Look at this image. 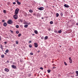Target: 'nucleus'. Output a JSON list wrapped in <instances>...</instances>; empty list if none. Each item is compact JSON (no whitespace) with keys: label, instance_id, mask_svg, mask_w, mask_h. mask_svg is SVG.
I'll return each instance as SVG.
<instances>
[{"label":"nucleus","instance_id":"obj_1","mask_svg":"<svg viewBox=\"0 0 78 78\" xmlns=\"http://www.w3.org/2000/svg\"><path fill=\"white\" fill-rule=\"evenodd\" d=\"M19 11V9L18 8L16 9L15 12V14L17 15L18 14V12Z\"/></svg>","mask_w":78,"mask_h":78},{"label":"nucleus","instance_id":"obj_2","mask_svg":"<svg viewBox=\"0 0 78 78\" xmlns=\"http://www.w3.org/2000/svg\"><path fill=\"white\" fill-rule=\"evenodd\" d=\"M13 18L15 19H17L18 18V15L17 14H15V15H13Z\"/></svg>","mask_w":78,"mask_h":78},{"label":"nucleus","instance_id":"obj_3","mask_svg":"<svg viewBox=\"0 0 78 78\" xmlns=\"http://www.w3.org/2000/svg\"><path fill=\"white\" fill-rule=\"evenodd\" d=\"M7 23L8 24H11V23H12V21L10 20L8 21Z\"/></svg>","mask_w":78,"mask_h":78},{"label":"nucleus","instance_id":"obj_4","mask_svg":"<svg viewBox=\"0 0 78 78\" xmlns=\"http://www.w3.org/2000/svg\"><path fill=\"white\" fill-rule=\"evenodd\" d=\"M44 8L43 7H40V8H38V9H39V10H40V11H42V10H44Z\"/></svg>","mask_w":78,"mask_h":78},{"label":"nucleus","instance_id":"obj_5","mask_svg":"<svg viewBox=\"0 0 78 78\" xmlns=\"http://www.w3.org/2000/svg\"><path fill=\"white\" fill-rule=\"evenodd\" d=\"M34 46L35 48H37V47H38V44H37V43H34Z\"/></svg>","mask_w":78,"mask_h":78},{"label":"nucleus","instance_id":"obj_6","mask_svg":"<svg viewBox=\"0 0 78 78\" xmlns=\"http://www.w3.org/2000/svg\"><path fill=\"white\" fill-rule=\"evenodd\" d=\"M64 6L66 8H69V6L68 5H67L66 4H65L64 5Z\"/></svg>","mask_w":78,"mask_h":78},{"label":"nucleus","instance_id":"obj_7","mask_svg":"<svg viewBox=\"0 0 78 78\" xmlns=\"http://www.w3.org/2000/svg\"><path fill=\"white\" fill-rule=\"evenodd\" d=\"M12 68H13V69H16V66H14V65H12Z\"/></svg>","mask_w":78,"mask_h":78},{"label":"nucleus","instance_id":"obj_8","mask_svg":"<svg viewBox=\"0 0 78 78\" xmlns=\"http://www.w3.org/2000/svg\"><path fill=\"white\" fill-rule=\"evenodd\" d=\"M4 27H6L7 26V24L6 23H4L3 24Z\"/></svg>","mask_w":78,"mask_h":78},{"label":"nucleus","instance_id":"obj_9","mask_svg":"<svg viewBox=\"0 0 78 78\" xmlns=\"http://www.w3.org/2000/svg\"><path fill=\"white\" fill-rule=\"evenodd\" d=\"M5 72H9V69L6 68L5 69Z\"/></svg>","mask_w":78,"mask_h":78},{"label":"nucleus","instance_id":"obj_10","mask_svg":"<svg viewBox=\"0 0 78 78\" xmlns=\"http://www.w3.org/2000/svg\"><path fill=\"white\" fill-rule=\"evenodd\" d=\"M34 32L35 33V34H37V33H38V32L36 30L34 31Z\"/></svg>","mask_w":78,"mask_h":78},{"label":"nucleus","instance_id":"obj_11","mask_svg":"<svg viewBox=\"0 0 78 78\" xmlns=\"http://www.w3.org/2000/svg\"><path fill=\"white\" fill-rule=\"evenodd\" d=\"M28 27V25H25L24 26V27L25 28H27V27Z\"/></svg>","mask_w":78,"mask_h":78},{"label":"nucleus","instance_id":"obj_12","mask_svg":"<svg viewBox=\"0 0 78 78\" xmlns=\"http://www.w3.org/2000/svg\"><path fill=\"white\" fill-rule=\"evenodd\" d=\"M48 39V36H45V37H44V39L45 40H46V39Z\"/></svg>","mask_w":78,"mask_h":78},{"label":"nucleus","instance_id":"obj_13","mask_svg":"<svg viewBox=\"0 0 78 78\" xmlns=\"http://www.w3.org/2000/svg\"><path fill=\"white\" fill-rule=\"evenodd\" d=\"M0 46H1V48L2 50H3V46H2V44H1Z\"/></svg>","mask_w":78,"mask_h":78},{"label":"nucleus","instance_id":"obj_14","mask_svg":"<svg viewBox=\"0 0 78 78\" xmlns=\"http://www.w3.org/2000/svg\"><path fill=\"white\" fill-rule=\"evenodd\" d=\"M62 32V30H60L58 31V33H61V32Z\"/></svg>","mask_w":78,"mask_h":78},{"label":"nucleus","instance_id":"obj_15","mask_svg":"<svg viewBox=\"0 0 78 78\" xmlns=\"http://www.w3.org/2000/svg\"><path fill=\"white\" fill-rule=\"evenodd\" d=\"M29 11L30 12H33V11L31 9L29 10Z\"/></svg>","mask_w":78,"mask_h":78},{"label":"nucleus","instance_id":"obj_16","mask_svg":"<svg viewBox=\"0 0 78 78\" xmlns=\"http://www.w3.org/2000/svg\"><path fill=\"white\" fill-rule=\"evenodd\" d=\"M1 58H3L5 57V55H1Z\"/></svg>","mask_w":78,"mask_h":78},{"label":"nucleus","instance_id":"obj_17","mask_svg":"<svg viewBox=\"0 0 78 78\" xmlns=\"http://www.w3.org/2000/svg\"><path fill=\"white\" fill-rule=\"evenodd\" d=\"M29 47L30 48H31L32 47V45H31V44H30L29 45Z\"/></svg>","mask_w":78,"mask_h":78},{"label":"nucleus","instance_id":"obj_18","mask_svg":"<svg viewBox=\"0 0 78 78\" xmlns=\"http://www.w3.org/2000/svg\"><path fill=\"white\" fill-rule=\"evenodd\" d=\"M69 62L70 63H72V60H69Z\"/></svg>","mask_w":78,"mask_h":78},{"label":"nucleus","instance_id":"obj_19","mask_svg":"<svg viewBox=\"0 0 78 78\" xmlns=\"http://www.w3.org/2000/svg\"><path fill=\"white\" fill-rule=\"evenodd\" d=\"M56 17H58V16H59V14L58 13L56 14Z\"/></svg>","mask_w":78,"mask_h":78},{"label":"nucleus","instance_id":"obj_20","mask_svg":"<svg viewBox=\"0 0 78 78\" xmlns=\"http://www.w3.org/2000/svg\"><path fill=\"white\" fill-rule=\"evenodd\" d=\"M8 51H9V50H8V49H7V50L5 51V52H6V53H8Z\"/></svg>","mask_w":78,"mask_h":78},{"label":"nucleus","instance_id":"obj_21","mask_svg":"<svg viewBox=\"0 0 78 78\" xmlns=\"http://www.w3.org/2000/svg\"><path fill=\"white\" fill-rule=\"evenodd\" d=\"M50 72H51V70H48V73H50Z\"/></svg>","mask_w":78,"mask_h":78},{"label":"nucleus","instance_id":"obj_22","mask_svg":"<svg viewBox=\"0 0 78 78\" xmlns=\"http://www.w3.org/2000/svg\"><path fill=\"white\" fill-rule=\"evenodd\" d=\"M16 28H19V25H16Z\"/></svg>","mask_w":78,"mask_h":78},{"label":"nucleus","instance_id":"obj_23","mask_svg":"<svg viewBox=\"0 0 78 78\" xmlns=\"http://www.w3.org/2000/svg\"><path fill=\"white\" fill-rule=\"evenodd\" d=\"M17 4H18V5H20L21 3L20 2H17Z\"/></svg>","mask_w":78,"mask_h":78},{"label":"nucleus","instance_id":"obj_24","mask_svg":"<svg viewBox=\"0 0 78 78\" xmlns=\"http://www.w3.org/2000/svg\"><path fill=\"white\" fill-rule=\"evenodd\" d=\"M48 31H50V30H51V28H48Z\"/></svg>","mask_w":78,"mask_h":78},{"label":"nucleus","instance_id":"obj_25","mask_svg":"<svg viewBox=\"0 0 78 78\" xmlns=\"http://www.w3.org/2000/svg\"><path fill=\"white\" fill-rule=\"evenodd\" d=\"M76 74L77 75V76H78V71H76Z\"/></svg>","mask_w":78,"mask_h":78},{"label":"nucleus","instance_id":"obj_26","mask_svg":"<svg viewBox=\"0 0 78 78\" xmlns=\"http://www.w3.org/2000/svg\"><path fill=\"white\" fill-rule=\"evenodd\" d=\"M20 36H21V34H18V37H20Z\"/></svg>","mask_w":78,"mask_h":78},{"label":"nucleus","instance_id":"obj_27","mask_svg":"<svg viewBox=\"0 0 78 78\" xmlns=\"http://www.w3.org/2000/svg\"><path fill=\"white\" fill-rule=\"evenodd\" d=\"M53 21H50V24H53Z\"/></svg>","mask_w":78,"mask_h":78},{"label":"nucleus","instance_id":"obj_28","mask_svg":"<svg viewBox=\"0 0 78 78\" xmlns=\"http://www.w3.org/2000/svg\"><path fill=\"white\" fill-rule=\"evenodd\" d=\"M16 33L17 34H19V31H16Z\"/></svg>","mask_w":78,"mask_h":78},{"label":"nucleus","instance_id":"obj_29","mask_svg":"<svg viewBox=\"0 0 78 78\" xmlns=\"http://www.w3.org/2000/svg\"><path fill=\"white\" fill-rule=\"evenodd\" d=\"M30 55H33V53L32 52H31L30 53Z\"/></svg>","mask_w":78,"mask_h":78},{"label":"nucleus","instance_id":"obj_30","mask_svg":"<svg viewBox=\"0 0 78 78\" xmlns=\"http://www.w3.org/2000/svg\"><path fill=\"white\" fill-rule=\"evenodd\" d=\"M64 64H65V66H67V63H66V62H64Z\"/></svg>","mask_w":78,"mask_h":78},{"label":"nucleus","instance_id":"obj_31","mask_svg":"<svg viewBox=\"0 0 78 78\" xmlns=\"http://www.w3.org/2000/svg\"><path fill=\"white\" fill-rule=\"evenodd\" d=\"M3 12L4 13H6V10H3Z\"/></svg>","mask_w":78,"mask_h":78},{"label":"nucleus","instance_id":"obj_32","mask_svg":"<svg viewBox=\"0 0 78 78\" xmlns=\"http://www.w3.org/2000/svg\"><path fill=\"white\" fill-rule=\"evenodd\" d=\"M62 15H63V13L62 12V13H61V15L62 16Z\"/></svg>","mask_w":78,"mask_h":78},{"label":"nucleus","instance_id":"obj_33","mask_svg":"<svg viewBox=\"0 0 78 78\" xmlns=\"http://www.w3.org/2000/svg\"><path fill=\"white\" fill-rule=\"evenodd\" d=\"M18 43H19V42L17 41H16V44H18Z\"/></svg>","mask_w":78,"mask_h":78},{"label":"nucleus","instance_id":"obj_34","mask_svg":"<svg viewBox=\"0 0 78 78\" xmlns=\"http://www.w3.org/2000/svg\"><path fill=\"white\" fill-rule=\"evenodd\" d=\"M40 69H41V70H43V68L41 67L40 68Z\"/></svg>","mask_w":78,"mask_h":78},{"label":"nucleus","instance_id":"obj_35","mask_svg":"<svg viewBox=\"0 0 78 78\" xmlns=\"http://www.w3.org/2000/svg\"><path fill=\"white\" fill-rule=\"evenodd\" d=\"M20 62H23V60H22V59H20Z\"/></svg>","mask_w":78,"mask_h":78},{"label":"nucleus","instance_id":"obj_36","mask_svg":"<svg viewBox=\"0 0 78 78\" xmlns=\"http://www.w3.org/2000/svg\"><path fill=\"white\" fill-rule=\"evenodd\" d=\"M10 31H11V32L12 33H13V31H12L11 30H10Z\"/></svg>","mask_w":78,"mask_h":78},{"label":"nucleus","instance_id":"obj_37","mask_svg":"<svg viewBox=\"0 0 78 78\" xmlns=\"http://www.w3.org/2000/svg\"><path fill=\"white\" fill-rule=\"evenodd\" d=\"M13 5H16V2H13Z\"/></svg>","mask_w":78,"mask_h":78},{"label":"nucleus","instance_id":"obj_38","mask_svg":"<svg viewBox=\"0 0 78 78\" xmlns=\"http://www.w3.org/2000/svg\"><path fill=\"white\" fill-rule=\"evenodd\" d=\"M4 44H7V42H4Z\"/></svg>","mask_w":78,"mask_h":78},{"label":"nucleus","instance_id":"obj_39","mask_svg":"<svg viewBox=\"0 0 78 78\" xmlns=\"http://www.w3.org/2000/svg\"><path fill=\"white\" fill-rule=\"evenodd\" d=\"M2 22H5V20H2Z\"/></svg>","mask_w":78,"mask_h":78},{"label":"nucleus","instance_id":"obj_40","mask_svg":"<svg viewBox=\"0 0 78 78\" xmlns=\"http://www.w3.org/2000/svg\"><path fill=\"white\" fill-rule=\"evenodd\" d=\"M55 33H58V31H57V30L55 31Z\"/></svg>","mask_w":78,"mask_h":78},{"label":"nucleus","instance_id":"obj_41","mask_svg":"<svg viewBox=\"0 0 78 78\" xmlns=\"http://www.w3.org/2000/svg\"><path fill=\"white\" fill-rule=\"evenodd\" d=\"M69 60H71V57L69 58Z\"/></svg>","mask_w":78,"mask_h":78},{"label":"nucleus","instance_id":"obj_42","mask_svg":"<svg viewBox=\"0 0 78 78\" xmlns=\"http://www.w3.org/2000/svg\"><path fill=\"white\" fill-rule=\"evenodd\" d=\"M7 62L8 63H9V60H8L7 61Z\"/></svg>","mask_w":78,"mask_h":78},{"label":"nucleus","instance_id":"obj_43","mask_svg":"<svg viewBox=\"0 0 78 78\" xmlns=\"http://www.w3.org/2000/svg\"><path fill=\"white\" fill-rule=\"evenodd\" d=\"M27 23L26 22H25L24 24H27Z\"/></svg>","mask_w":78,"mask_h":78},{"label":"nucleus","instance_id":"obj_44","mask_svg":"<svg viewBox=\"0 0 78 78\" xmlns=\"http://www.w3.org/2000/svg\"><path fill=\"white\" fill-rule=\"evenodd\" d=\"M55 68H56V67H53V69H55Z\"/></svg>","mask_w":78,"mask_h":78},{"label":"nucleus","instance_id":"obj_45","mask_svg":"<svg viewBox=\"0 0 78 78\" xmlns=\"http://www.w3.org/2000/svg\"><path fill=\"white\" fill-rule=\"evenodd\" d=\"M20 22H22V20H20Z\"/></svg>","mask_w":78,"mask_h":78},{"label":"nucleus","instance_id":"obj_46","mask_svg":"<svg viewBox=\"0 0 78 78\" xmlns=\"http://www.w3.org/2000/svg\"><path fill=\"white\" fill-rule=\"evenodd\" d=\"M29 42V43H31V41H30Z\"/></svg>","mask_w":78,"mask_h":78},{"label":"nucleus","instance_id":"obj_47","mask_svg":"<svg viewBox=\"0 0 78 78\" xmlns=\"http://www.w3.org/2000/svg\"><path fill=\"white\" fill-rule=\"evenodd\" d=\"M76 25H78V23H76Z\"/></svg>","mask_w":78,"mask_h":78},{"label":"nucleus","instance_id":"obj_48","mask_svg":"<svg viewBox=\"0 0 78 78\" xmlns=\"http://www.w3.org/2000/svg\"><path fill=\"white\" fill-rule=\"evenodd\" d=\"M32 35L33 36H34V34H32Z\"/></svg>","mask_w":78,"mask_h":78},{"label":"nucleus","instance_id":"obj_49","mask_svg":"<svg viewBox=\"0 0 78 78\" xmlns=\"http://www.w3.org/2000/svg\"><path fill=\"white\" fill-rule=\"evenodd\" d=\"M16 2H17H17H19V1H18V0H17L16 1Z\"/></svg>","mask_w":78,"mask_h":78},{"label":"nucleus","instance_id":"obj_50","mask_svg":"<svg viewBox=\"0 0 78 78\" xmlns=\"http://www.w3.org/2000/svg\"><path fill=\"white\" fill-rule=\"evenodd\" d=\"M1 41V37L0 36V41Z\"/></svg>","mask_w":78,"mask_h":78},{"label":"nucleus","instance_id":"obj_51","mask_svg":"<svg viewBox=\"0 0 78 78\" xmlns=\"http://www.w3.org/2000/svg\"><path fill=\"white\" fill-rule=\"evenodd\" d=\"M41 19H42L43 20L44 19V18L43 17H42Z\"/></svg>","mask_w":78,"mask_h":78},{"label":"nucleus","instance_id":"obj_52","mask_svg":"<svg viewBox=\"0 0 78 78\" xmlns=\"http://www.w3.org/2000/svg\"><path fill=\"white\" fill-rule=\"evenodd\" d=\"M39 52H40V51H37V52L38 53H39Z\"/></svg>","mask_w":78,"mask_h":78},{"label":"nucleus","instance_id":"obj_53","mask_svg":"<svg viewBox=\"0 0 78 78\" xmlns=\"http://www.w3.org/2000/svg\"><path fill=\"white\" fill-rule=\"evenodd\" d=\"M37 14H38V15H39V13H37Z\"/></svg>","mask_w":78,"mask_h":78},{"label":"nucleus","instance_id":"obj_54","mask_svg":"<svg viewBox=\"0 0 78 78\" xmlns=\"http://www.w3.org/2000/svg\"><path fill=\"white\" fill-rule=\"evenodd\" d=\"M7 4H8V5H9V3H8Z\"/></svg>","mask_w":78,"mask_h":78},{"label":"nucleus","instance_id":"obj_55","mask_svg":"<svg viewBox=\"0 0 78 78\" xmlns=\"http://www.w3.org/2000/svg\"><path fill=\"white\" fill-rule=\"evenodd\" d=\"M7 63L6 62H5V64H7Z\"/></svg>","mask_w":78,"mask_h":78},{"label":"nucleus","instance_id":"obj_56","mask_svg":"<svg viewBox=\"0 0 78 78\" xmlns=\"http://www.w3.org/2000/svg\"><path fill=\"white\" fill-rule=\"evenodd\" d=\"M1 28V27H0V29Z\"/></svg>","mask_w":78,"mask_h":78},{"label":"nucleus","instance_id":"obj_57","mask_svg":"<svg viewBox=\"0 0 78 78\" xmlns=\"http://www.w3.org/2000/svg\"><path fill=\"white\" fill-rule=\"evenodd\" d=\"M30 76H31V74H30Z\"/></svg>","mask_w":78,"mask_h":78},{"label":"nucleus","instance_id":"obj_58","mask_svg":"<svg viewBox=\"0 0 78 78\" xmlns=\"http://www.w3.org/2000/svg\"><path fill=\"white\" fill-rule=\"evenodd\" d=\"M5 54H6V53H5Z\"/></svg>","mask_w":78,"mask_h":78},{"label":"nucleus","instance_id":"obj_59","mask_svg":"<svg viewBox=\"0 0 78 78\" xmlns=\"http://www.w3.org/2000/svg\"><path fill=\"white\" fill-rule=\"evenodd\" d=\"M53 65H55V64H53Z\"/></svg>","mask_w":78,"mask_h":78}]
</instances>
